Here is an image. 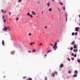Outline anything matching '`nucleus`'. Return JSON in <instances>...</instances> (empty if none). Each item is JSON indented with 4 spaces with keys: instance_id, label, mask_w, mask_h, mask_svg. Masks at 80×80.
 <instances>
[{
    "instance_id": "obj_16",
    "label": "nucleus",
    "mask_w": 80,
    "mask_h": 80,
    "mask_svg": "<svg viewBox=\"0 0 80 80\" xmlns=\"http://www.w3.org/2000/svg\"><path fill=\"white\" fill-rule=\"evenodd\" d=\"M2 45H4V41L3 40L2 41Z\"/></svg>"
},
{
    "instance_id": "obj_45",
    "label": "nucleus",
    "mask_w": 80,
    "mask_h": 80,
    "mask_svg": "<svg viewBox=\"0 0 80 80\" xmlns=\"http://www.w3.org/2000/svg\"><path fill=\"white\" fill-rule=\"evenodd\" d=\"M50 45H51V46H53V44H51V43H50Z\"/></svg>"
},
{
    "instance_id": "obj_37",
    "label": "nucleus",
    "mask_w": 80,
    "mask_h": 80,
    "mask_svg": "<svg viewBox=\"0 0 80 80\" xmlns=\"http://www.w3.org/2000/svg\"><path fill=\"white\" fill-rule=\"evenodd\" d=\"M60 4H61L62 5H63V3L60 2Z\"/></svg>"
},
{
    "instance_id": "obj_3",
    "label": "nucleus",
    "mask_w": 80,
    "mask_h": 80,
    "mask_svg": "<svg viewBox=\"0 0 80 80\" xmlns=\"http://www.w3.org/2000/svg\"><path fill=\"white\" fill-rule=\"evenodd\" d=\"M78 29H80V28L76 27L75 28V31H76V32H78Z\"/></svg>"
},
{
    "instance_id": "obj_29",
    "label": "nucleus",
    "mask_w": 80,
    "mask_h": 80,
    "mask_svg": "<svg viewBox=\"0 0 80 80\" xmlns=\"http://www.w3.org/2000/svg\"><path fill=\"white\" fill-rule=\"evenodd\" d=\"M39 46H42V43H40L39 44Z\"/></svg>"
},
{
    "instance_id": "obj_27",
    "label": "nucleus",
    "mask_w": 80,
    "mask_h": 80,
    "mask_svg": "<svg viewBox=\"0 0 80 80\" xmlns=\"http://www.w3.org/2000/svg\"><path fill=\"white\" fill-rule=\"evenodd\" d=\"M74 57H77V54H75V55H74Z\"/></svg>"
},
{
    "instance_id": "obj_38",
    "label": "nucleus",
    "mask_w": 80,
    "mask_h": 80,
    "mask_svg": "<svg viewBox=\"0 0 80 80\" xmlns=\"http://www.w3.org/2000/svg\"><path fill=\"white\" fill-rule=\"evenodd\" d=\"M6 21V19L4 20V23H5V22Z\"/></svg>"
},
{
    "instance_id": "obj_50",
    "label": "nucleus",
    "mask_w": 80,
    "mask_h": 80,
    "mask_svg": "<svg viewBox=\"0 0 80 80\" xmlns=\"http://www.w3.org/2000/svg\"><path fill=\"white\" fill-rule=\"evenodd\" d=\"M68 60H69L70 61V59H69V58H68Z\"/></svg>"
},
{
    "instance_id": "obj_30",
    "label": "nucleus",
    "mask_w": 80,
    "mask_h": 80,
    "mask_svg": "<svg viewBox=\"0 0 80 80\" xmlns=\"http://www.w3.org/2000/svg\"><path fill=\"white\" fill-rule=\"evenodd\" d=\"M72 60H74V58H71Z\"/></svg>"
},
{
    "instance_id": "obj_48",
    "label": "nucleus",
    "mask_w": 80,
    "mask_h": 80,
    "mask_svg": "<svg viewBox=\"0 0 80 80\" xmlns=\"http://www.w3.org/2000/svg\"><path fill=\"white\" fill-rule=\"evenodd\" d=\"M66 22H67V17H66Z\"/></svg>"
},
{
    "instance_id": "obj_55",
    "label": "nucleus",
    "mask_w": 80,
    "mask_h": 80,
    "mask_svg": "<svg viewBox=\"0 0 80 80\" xmlns=\"http://www.w3.org/2000/svg\"><path fill=\"white\" fill-rule=\"evenodd\" d=\"M79 25H80V23H79Z\"/></svg>"
},
{
    "instance_id": "obj_17",
    "label": "nucleus",
    "mask_w": 80,
    "mask_h": 80,
    "mask_svg": "<svg viewBox=\"0 0 80 80\" xmlns=\"http://www.w3.org/2000/svg\"><path fill=\"white\" fill-rule=\"evenodd\" d=\"M49 11L50 12H52V8H49Z\"/></svg>"
},
{
    "instance_id": "obj_56",
    "label": "nucleus",
    "mask_w": 80,
    "mask_h": 80,
    "mask_svg": "<svg viewBox=\"0 0 80 80\" xmlns=\"http://www.w3.org/2000/svg\"><path fill=\"white\" fill-rule=\"evenodd\" d=\"M4 77H5V76H4Z\"/></svg>"
},
{
    "instance_id": "obj_7",
    "label": "nucleus",
    "mask_w": 80,
    "mask_h": 80,
    "mask_svg": "<svg viewBox=\"0 0 80 80\" xmlns=\"http://www.w3.org/2000/svg\"><path fill=\"white\" fill-rule=\"evenodd\" d=\"M63 67V64H60V68Z\"/></svg>"
},
{
    "instance_id": "obj_58",
    "label": "nucleus",
    "mask_w": 80,
    "mask_h": 80,
    "mask_svg": "<svg viewBox=\"0 0 80 80\" xmlns=\"http://www.w3.org/2000/svg\"><path fill=\"white\" fill-rule=\"evenodd\" d=\"M38 3H39V2H38Z\"/></svg>"
},
{
    "instance_id": "obj_43",
    "label": "nucleus",
    "mask_w": 80,
    "mask_h": 80,
    "mask_svg": "<svg viewBox=\"0 0 80 80\" xmlns=\"http://www.w3.org/2000/svg\"><path fill=\"white\" fill-rule=\"evenodd\" d=\"M29 35H31V33H29V34H28Z\"/></svg>"
},
{
    "instance_id": "obj_33",
    "label": "nucleus",
    "mask_w": 80,
    "mask_h": 80,
    "mask_svg": "<svg viewBox=\"0 0 80 80\" xmlns=\"http://www.w3.org/2000/svg\"><path fill=\"white\" fill-rule=\"evenodd\" d=\"M22 2V0H19L18 1V2Z\"/></svg>"
},
{
    "instance_id": "obj_8",
    "label": "nucleus",
    "mask_w": 80,
    "mask_h": 80,
    "mask_svg": "<svg viewBox=\"0 0 80 80\" xmlns=\"http://www.w3.org/2000/svg\"><path fill=\"white\" fill-rule=\"evenodd\" d=\"M74 48H77V46H76V44H74L73 46Z\"/></svg>"
},
{
    "instance_id": "obj_44",
    "label": "nucleus",
    "mask_w": 80,
    "mask_h": 80,
    "mask_svg": "<svg viewBox=\"0 0 80 80\" xmlns=\"http://www.w3.org/2000/svg\"><path fill=\"white\" fill-rule=\"evenodd\" d=\"M4 13H6V11H5H5H4Z\"/></svg>"
},
{
    "instance_id": "obj_10",
    "label": "nucleus",
    "mask_w": 80,
    "mask_h": 80,
    "mask_svg": "<svg viewBox=\"0 0 80 80\" xmlns=\"http://www.w3.org/2000/svg\"><path fill=\"white\" fill-rule=\"evenodd\" d=\"M75 41H74L73 42H72L71 43V45H73V44H74V43H75Z\"/></svg>"
},
{
    "instance_id": "obj_11",
    "label": "nucleus",
    "mask_w": 80,
    "mask_h": 80,
    "mask_svg": "<svg viewBox=\"0 0 80 80\" xmlns=\"http://www.w3.org/2000/svg\"><path fill=\"white\" fill-rule=\"evenodd\" d=\"M35 44V42H31L30 43V45H33V44Z\"/></svg>"
},
{
    "instance_id": "obj_5",
    "label": "nucleus",
    "mask_w": 80,
    "mask_h": 80,
    "mask_svg": "<svg viewBox=\"0 0 80 80\" xmlns=\"http://www.w3.org/2000/svg\"><path fill=\"white\" fill-rule=\"evenodd\" d=\"M75 74H77L78 73V71L77 70H75L74 72Z\"/></svg>"
},
{
    "instance_id": "obj_46",
    "label": "nucleus",
    "mask_w": 80,
    "mask_h": 80,
    "mask_svg": "<svg viewBox=\"0 0 80 80\" xmlns=\"http://www.w3.org/2000/svg\"><path fill=\"white\" fill-rule=\"evenodd\" d=\"M47 28V26H45V28Z\"/></svg>"
},
{
    "instance_id": "obj_14",
    "label": "nucleus",
    "mask_w": 80,
    "mask_h": 80,
    "mask_svg": "<svg viewBox=\"0 0 80 80\" xmlns=\"http://www.w3.org/2000/svg\"><path fill=\"white\" fill-rule=\"evenodd\" d=\"M73 77H77V74H74L73 75Z\"/></svg>"
},
{
    "instance_id": "obj_22",
    "label": "nucleus",
    "mask_w": 80,
    "mask_h": 80,
    "mask_svg": "<svg viewBox=\"0 0 80 80\" xmlns=\"http://www.w3.org/2000/svg\"><path fill=\"white\" fill-rule=\"evenodd\" d=\"M72 36H73L74 35H75V33L74 32H72Z\"/></svg>"
},
{
    "instance_id": "obj_19",
    "label": "nucleus",
    "mask_w": 80,
    "mask_h": 80,
    "mask_svg": "<svg viewBox=\"0 0 80 80\" xmlns=\"http://www.w3.org/2000/svg\"><path fill=\"white\" fill-rule=\"evenodd\" d=\"M36 52V50L35 49H33L32 51V52Z\"/></svg>"
},
{
    "instance_id": "obj_18",
    "label": "nucleus",
    "mask_w": 80,
    "mask_h": 80,
    "mask_svg": "<svg viewBox=\"0 0 80 80\" xmlns=\"http://www.w3.org/2000/svg\"><path fill=\"white\" fill-rule=\"evenodd\" d=\"M54 73L55 75V74H56V75H58V73H57V72H54Z\"/></svg>"
},
{
    "instance_id": "obj_39",
    "label": "nucleus",
    "mask_w": 80,
    "mask_h": 80,
    "mask_svg": "<svg viewBox=\"0 0 80 80\" xmlns=\"http://www.w3.org/2000/svg\"><path fill=\"white\" fill-rule=\"evenodd\" d=\"M29 80H32V79L31 78H30L29 79Z\"/></svg>"
},
{
    "instance_id": "obj_49",
    "label": "nucleus",
    "mask_w": 80,
    "mask_h": 80,
    "mask_svg": "<svg viewBox=\"0 0 80 80\" xmlns=\"http://www.w3.org/2000/svg\"><path fill=\"white\" fill-rule=\"evenodd\" d=\"M11 12H10L9 13V15H11Z\"/></svg>"
},
{
    "instance_id": "obj_24",
    "label": "nucleus",
    "mask_w": 80,
    "mask_h": 80,
    "mask_svg": "<svg viewBox=\"0 0 80 80\" xmlns=\"http://www.w3.org/2000/svg\"><path fill=\"white\" fill-rule=\"evenodd\" d=\"M63 9L64 10H65V6H64L63 7Z\"/></svg>"
},
{
    "instance_id": "obj_57",
    "label": "nucleus",
    "mask_w": 80,
    "mask_h": 80,
    "mask_svg": "<svg viewBox=\"0 0 80 80\" xmlns=\"http://www.w3.org/2000/svg\"><path fill=\"white\" fill-rule=\"evenodd\" d=\"M68 49H69V48H68Z\"/></svg>"
},
{
    "instance_id": "obj_4",
    "label": "nucleus",
    "mask_w": 80,
    "mask_h": 80,
    "mask_svg": "<svg viewBox=\"0 0 80 80\" xmlns=\"http://www.w3.org/2000/svg\"><path fill=\"white\" fill-rule=\"evenodd\" d=\"M32 13L33 15H36V14L35 13V12L33 11H32Z\"/></svg>"
},
{
    "instance_id": "obj_13",
    "label": "nucleus",
    "mask_w": 80,
    "mask_h": 80,
    "mask_svg": "<svg viewBox=\"0 0 80 80\" xmlns=\"http://www.w3.org/2000/svg\"><path fill=\"white\" fill-rule=\"evenodd\" d=\"M52 52V50H49L47 52V53H49V52Z\"/></svg>"
},
{
    "instance_id": "obj_6",
    "label": "nucleus",
    "mask_w": 80,
    "mask_h": 80,
    "mask_svg": "<svg viewBox=\"0 0 80 80\" xmlns=\"http://www.w3.org/2000/svg\"><path fill=\"white\" fill-rule=\"evenodd\" d=\"M73 51L75 52H78V49H74L73 50Z\"/></svg>"
},
{
    "instance_id": "obj_15",
    "label": "nucleus",
    "mask_w": 80,
    "mask_h": 80,
    "mask_svg": "<svg viewBox=\"0 0 80 80\" xmlns=\"http://www.w3.org/2000/svg\"><path fill=\"white\" fill-rule=\"evenodd\" d=\"M27 15H28V16H30V12L28 13Z\"/></svg>"
},
{
    "instance_id": "obj_51",
    "label": "nucleus",
    "mask_w": 80,
    "mask_h": 80,
    "mask_svg": "<svg viewBox=\"0 0 80 80\" xmlns=\"http://www.w3.org/2000/svg\"><path fill=\"white\" fill-rule=\"evenodd\" d=\"M58 11H60V10L59 9V8H58Z\"/></svg>"
},
{
    "instance_id": "obj_53",
    "label": "nucleus",
    "mask_w": 80,
    "mask_h": 80,
    "mask_svg": "<svg viewBox=\"0 0 80 80\" xmlns=\"http://www.w3.org/2000/svg\"><path fill=\"white\" fill-rule=\"evenodd\" d=\"M42 13H43V12L42 11Z\"/></svg>"
},
{
    "instance_id": "obj_28",
    "label": "nucleus",
    "mask_w": 80,
    "mask_h": 80,
    "mask_svg": "<svg viewBox=\"0 0 80 80\" xmlns=\"http://www.w3.org/2000/svg\"><path fill=\"white\" fill-rule=\"evenodd\" d=\"M28 52H29V53H31V52H31V51H28Z\"/></svg>"
},
{
    "instance_id": "obj_54",
    "label": "nucleus",
    "mask_w": 80,
    "mask_h": 80,
    "mask_svg": "<svg viewBox=\"0 0 80 80\" xmlns=\"http://www.w3.org/2000/svg\"><path fill=\"white\" fill-rule=\"evenodd\" d=\"M53 2V1H54V0H52Z\"/></svg>"
},
{
    "instance_id": "obj_26",
    "label": "nucleus",
    "mask_w": 80,
    "mask_h": 80,
    "mask_svg": "<svg viewBox=\"0 0 80 80\" xmlns=\"http://www.w3.org/2000/svg\"><path fill=\"white\" fill-rule=\"evenodd\" d=\"M45 80H47V77H45Z\"/></svg>"
},
{
    "instance_id": "obj_31",
    "label": "nucleus",
    "mask_w": 80,
    "mask_h": 80,
    "mask_svg": "<svg viewBox=\"0 0 80 80\" xmlns=\"http://www.w3.org/2000/svg\"><path fill=\"white\" fill-rule=\"evenodd\" d=\"M3 11H4V10L3 9L1 10V11L2 12V13H3L4 12Z\"/></svg>"
},
{
    "instance_id": "obj_35",
    "label": "nucleus",
    "mask_w": 80,
    "mask_h": 80,
    "mask_svg": "<svg viewBox=\"0 0 80 80\" xmlns=\"http://www.w3.org/2000/svg\"><path fill=\"white\" fill-rule=\"evenodd\" d=\"M68 73H71V71H68Z\"/></svg>"
},
{
    "instance_id": "obj_9",
    "label": "nucleus",
    "mask_w": 80,
    "mask_h": 80,
    "mask_svg": "<svg viewBox=\"0 0 80 80\" xmlns=\"http://www.w3.org/2000/svg\"><path fill=\"white\" fill-rule=\"evenodd\" d=\"M15 53V51H12L11 53V54L12 55H13Z\"/></svg>"
},
{
    "instance_id": "obj_21",
    "label": "nucleus",
    "mask_w": 80,
    "mask_h": 80,
    "mask_svg": "<svg viewBox=\"0 0 80 80\" xmlns=\"http://www.w3.org/2000/svg\"><path fill=\"white\" fill-rule=\"evenodd\" d=\"M2 18H3V19H5V16H4V15L2 16Z\"/></svg>"
},
{
    "instance_id": "obj_40",
    "label": "nucleus",
    "mask_w": 80,
    "mask_h": 80,
    "mask_svg": "<svg viewBox=\"0 0 80 80\" xmlns=\"http://www.w3.org/2000/svg\"><path fill=\"white\" fill-rule=\"evenodd\" d=\"M66 17H67V13H65Z\"/></svg>"
},
{
    "instance_id": "obj_34",
    "label": "nucleus",
    "mask_w": 80,
    "mask_h": 80,
    "mask_svg": "<svg viewBox=\"0 0 80 80\" xmlns=\"http://www.w3.org/2000/svg\"><path fill=\"white\" fill-rule=\"evenodd\" d=\"M27 78V77H23V78Z\"/></svg>"
},
{
    "instance_id": "obj_25",
    "label": "nucleus",
    "mask_w": 80,
    "mask_h": 80,
    "mask_svg": "<svg viewBox=\"0 0 80 80\" xmlns=\"http://www.w3.org/2000/svg\"><path fill=\"white\" fill-rule=\"evenodd\" d=\"M73 47H71L70 48V50H73Z\"/></svg>"
},
{
    "instance_id": "obj_20",
    "label": "nucleus",
    "mask_w": 80,
    "mask_h": 80,
    "mask_svg": "<svg viewBox=\"0 0 80 80\" xmlns=\"http://www.w3.org/2000/svg\"><path fill=\"white\" fill-rule=\"evenodd\" d=\"M52 76H53V77H55V74H54L53 73H52Z\"/></svg>"
},
{
    "instance_id": "obj_36",
    "label": "nucleus",
    "mask_w": 80,
    "mask_h": 80,
    "mask_svg": "<svg viewBox=\"0 0 80 80\" xmlns=\"http://www.w3.org/2000/svg\"><path fill=\"white\" fill-rule=\"evenodd\" d=\"M77 35V32H76L75 33V35Z\"/></svg>"
},
{
    "instance_id": "obj_32",
    "label": "nucleus",
    "mask_w": 80,
    "mask_h": 80,
    "mask_svg": "<svg viewBox=\"0 0 80 80\" xmlns=\"http://www.w3.org/2000/svg\"><path fill=\"white\" fill-rule=\"evenodd\" d=\"M29 16L31 17V18H32V17H33V16H32V15H30Z\"/></svg>"
},
{
    "instance_id": "obj_1",
    "label": "nucleus",
    "mask_w": 80,
    "mask_h": 80,
    "mask_svg": "<svg viewBox=\"0 0 80 80\" xmlns=\"http://www.w3.org/2000/svg\"><path fill=\"white\" fill-rule=\"evenodd\" d=\"M10 26H8V27H7L6 26H4V28H2V30L3 31H7V29H8L9 31H11V30L10 29Z\"/></svg>"
},
{
    "instance_id": "obj_41",
    "label": "nucleus",
    "mask_w": 80,
    "mask_h": 80,
    "mask_svg": "<svg viewBox=\"0 0 80 80\" xmlns=\"http://www.w3.org/2000/svg\"><path fill=\"white\" fill-rule=\"evenodd\" d=\"M72 56H74V55L73 54V53H72Z\"/></svg>"
},
{
    "instance_id": "obj_52",
    "label": "nucleus",
    "mask_w": 80,
    "mask_h": 80,
    "mask_svg": "<svg viewBox=\"0 0 80 80\" xmlns=\"http://www.w3.org/2000/svg\"><path fill=\"white\" fill-rule=\"evenodd\" d=\"M79 18H80V15H79Z\"/></svg>"
},
{
    "instance_id": "obj_42",
    "label": "nucleus",
    "mask_w": 80,
    "mask_h": 80,
    "mask_svg": "<svg viewBox=\"0 0 80 80\" xmlns=\"http://www.w3.org/2000/svg\"><path fill=\"white\" fill-rule=\"evenodd\" d=\"M19 19V18H17L16 20H18Z\"/></svg>"
},
{
    "instance_id": "obj_12",
    "label": "nucleus",
    "mask_w": 80,
    "mask_h": 80,
    "mask_svg": "<svg viewBox=\"0 0 80 80\" xmlns=\"http://www.w3.org/2000/svg\"><path fill=\"white\" fill-rule=\"evenodd\" d=\"M46 5H48V7L50 6V2H48V3H47Z\"/></svg>"
},
{
    "instance_id": "obj_23",
    "label": "nucleus",
    "mask_w": 80,
    "mask_h": 80,
    "mask_svg": "<svg viewBox=\"0 0 80 80\" xmlns=\"http://www.w3.org/2000/svg\"><path fill=\"white\" fill-rule=\"evenodd\" d=\"M77 61L78 62V63H80V59L78 60Z\"/></svg>"
},
{
    "instance_id": "obj_47",
    "label": "nucleus",
    "mask_w": 80,
    "mask_h": 80,
    "mask_svg": "<svg viewBox=\"0 0 80 80\" xmlns=\"http://www.w3.org/2000/svg\"><path fill=\"white\" fill-rule=\"evenodd\" d=\"M45 57H47V54H45L44 55Z\"/></svg>"
},
{
    "instance_id": "obj_2",
    "label": "nucleus",
    "mask_w": 80,
    "mask_h": 80,
    "mask_svg": "<svg viewBox=\"0 0 80 80\" xmlns=\"http://www.w3.org/2000/svg\"><path fill=\"white\" fill-rule=\"evenodd\" d=\"M57 42H55L53 47V49H54V50H56L57 48H58V46H57Z\"/></svg>"
}]
</instances>
